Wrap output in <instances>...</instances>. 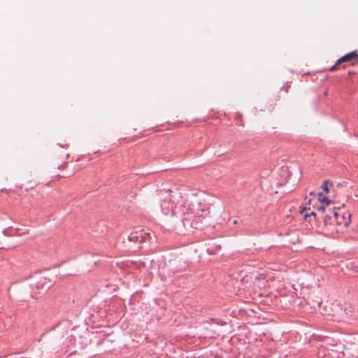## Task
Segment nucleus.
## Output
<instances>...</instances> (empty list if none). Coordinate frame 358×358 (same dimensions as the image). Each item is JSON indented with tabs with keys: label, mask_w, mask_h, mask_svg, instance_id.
I'll return each mask as SVG.
<instances>
[{
	"label": "nucleus",
	"mask_w": 358,
	"mask_h": 358,
	"mask_svg": "<svg viewBox=\"0 0 358 358\" xmlns=\"http://www.w3.org/2000/svg\"><path fill=\"white\" fill-rule=\"evenodd\" d=\"M162 211L165 215H173L176 213V205L171 197L164 199L161 203Z\"/></svg>",
	"instance_id": "obj_3"
},
{
	"label": "nucleus",
	"mask_w": 358,
	"mask_h": 358,
	"mask_svg": "<svg viewBox=\"0 0 358 358\" xmlns=\"http://www.w3.org/2000/svg\"><path fill=\"white\" fill-rule=\"evenodd\" d=\"M35 287L38 289H43L44 287L48 289L50 287V285H47L46 277H44L42 280L38 283H36Z\"/></svg>",
	"instance_id": "obj_7"
},
{
	"label": "nucleus",
	"mask_w": 358,
	"mask_h": 358,
	"mask_svg": "<svg viewBox=\"0 0 358 358\" xmlns=\"http://www.w3.org/2000/svg\"><path fill=\"white\" fill-rule=\"evenodd\" d=\"M317 306H320L321 302L320 301H317Z\"/></svg>",
	"instance_id": "obj_17"
},
{
	"label": "nucleus",
	"mask_w": 358,
	"mask_h": 358,
	"mask_svg": "<svg viewBox=\"0 0 358 358\" xmlns=\"http://www.w3.org/2000/svg\"><path fill=\"white\" fill-rule=\"evenodd\" d=\"M357 62H358V50H357Z\"/></svg>",
	"instance_id": "obj_18"
},
{
	"label": "nucleus",
	"mask_w": 358,
	"mask_h": 358,
	"mask_svg": "<svg viewBox=\"0 0 358 358\" xmlns=\"http://www.w3.org/2000/svg\"><path fill=\"white\" fill-rule=\"evenodd\" d=\"M350 220H351V214L348 213V220L344 222V225L345 227H348L349 225V224L350 222Z\"/></svg>",
	"instance_id": "obj_11"
},
{
	"label": "nucleus",
	"mask_w": 358,
	"mask_h": 358,
	"mask_svg": "<svg viewBox=\"0 0 358 358\" xmlns=\"http://www.w3.org/2000/svg\"><path fill=\"white\" fill-rule=\"evenodd\" d=\"M126 236L128 241L134 243L146 242L151 238V234L150 233H146L143 230H138L137 229Z\"/></svg>",
	"instance_id": "obj_1"
},
{
	"label": "nucleus",
	"mask_w": 358,
	"mask_h": 358,
	"mask_svg": "<svg viewBox=\"0 0 358 358\" xmlns=\"http://www.w3.org/2000/svg\"><path fill=\"white\" fill-rule=\"evenodd\" d=\"M2 233H3V235L7 236L8 235L7 234V229H3Z\"/></svg>",
	"instance_id": "obj_15"
},
{
	"label": "nucleus",
	"mask_w": 358,
	"mask_h": 358,
	"mask_svg": "<svg viewBox=\"0 0 358 358\" xmlns=\"http://www.w3.org/2000/svg\"><path fill=\"white\" fill-rule=\"evenodd\" d=\"M310 215H313V216H315V217H316V216H317V215H319V213H315V212H314V211H312V212L310 213Z\"/></svg>",
	"instance_id": "obj_14"
},
{
	"label": "nucleus",
	"mask_w": 358,
	"mask_h": 358,
	"mask_svg": "<svg viewBox=\"0 0 358 358\" xmlns=\"http://www.w3.org/2000/svg\"><path fill=\"white\" fill-rule=\"evenodd\" d=\"M328 208L329 207H324L323 206H320V207L317 208V213H322V215L324 213H326L327 212H328Z\"/></svg>",
	"instance_id": "obj_10"
},
{
	"label": "nucleus",
	"mask_w": 358,
	"mask_h": 358,
	"mask_svg": "<svg viewBox=\"0 0 358 358\" xmlns=\"http://www.w3.org/2000/svg\"><path fill=\"white\" fill-rule=\"evenodd\" d=\"M338 64H336V62L329 69L330 71H334L336 69V66Z\"/></svg>",
	"instance_id": "obj_12"
},
{
	"label": "nucleus",
	"mask_w": 358,
	"mask_h": 358,
	"mask_svg": "<svg viewBox=\"0 0 358 358\" xmlns=\"http://www.w3.org/2000/svg\"><path fill=\"white\" fill-rule=\"evenodd\" d=\"M238 223L236 220H233V224H236Z\"/></svg>",
	"instance_id": "obj_16"
},
{
	"label": "nucleus",
	"mask_w": 358,
	"mask_h": 358,
	"mask_svg": "<svg viewBox=\"0 0 358 358\" xmlns=\"http://www.w3.org/2000/svg\"><path fill=\"white\" fill-rule=\"evenodd\" d=\"M189 215L192 225V232H194V229H201L203 228V217L202 215H196L193 213H189Z\"/></svg>",
	"instance_id": "obj_5"
},
{
	"label": "nucleus",
	"mask_w": 358,
	"mask_h": 358,
	"mask_svg": "<svg viewBox=\"0 0 358 358\" xmlns=\"http://www.w3.org/2000/svg\"><path fill=\"white\" fill-rule=\"evenodd\" d=\"M329 186H333V183L329 180H327L323 182L322 185V188L324 192H328L329 191Z\"/></svg>",
	"instance_id": "obj_8"
},
{
	"label": "nucleus",
	"mask_w": 358,
	"mask_h": 358,
	"mask_svg": "<svg viewBox=\"0 0 358 358\" xmlns=\"http://www.w3.org/2000/svg\"><path fill=\"white\" fill-rule=\"evenodd\" d=\"M338 217L339 214L334 208H328V212L321 215V218L323 220L325 225L334 224V222L337 224L341 223L338 220Z\"/></svg>",
	"instance_id": "obj_2"
},
{
	"label": "nucleus",
	"mask_w": 358,
	"mask_h": 358,
	"mask_svg": "<svg viewBox=\"0 0 358 358\" xmlns=\"http://www.w3.org/2000/svg\"><path fill=\"white\" fill-rule=\"evenodd\" d=\"M66 166V163H64L59 166V169H64Z\"/></svg>",
	"instance_id": "obj_13"
},
{
	"label": "nucleus",
	"mask_w": 358,
	"mask_h": 358,
	"mask_svg": "<svg viewBox=\"0 0 358 358\" xmlns=\"http://www.w3.org/2000/svg\"><path fill=\"white\" fill-rule=\"evenodd\" d=\"M319 200L322 203L325 202L327 205L331 203V201L327 199L326 196H324L322 192L318 194Z\"/></svg>",
	"instance_id": "obj_9"
},
{
	"label": "nucleus",
	"mask_w": 358,
	"mask_h": 358,
	"mask_svg": "<svg viewBox=\"0 0 358 358\" xmlns=\"http://www.w3.org/2000/svg\"><path fill=\"white\" fill-rule=\"evenodd\" d=\"M180 224L182 225L185 229V231H182L183 233L192 232V225L191 223V217L189 213L182 218Z\"/></svg>",
	"instance_id": "obj_6"
},
{
	"label": "nucleus",
	"mask_w": 358,
	"mask_h": 358,
	"mask_svg": "<svg viewBox=\"0 0 358 358\" xmlns=\"http://www.w3.org/2000/svg\"><path fill=\"white\" fill-rule=\"evenodd\" d=\"M345 62H351L352 65L357 63V50H353L340 57L336 61V64Z\"/></svg>",
	"instance_id": "obj_4"
}]
</instances>
